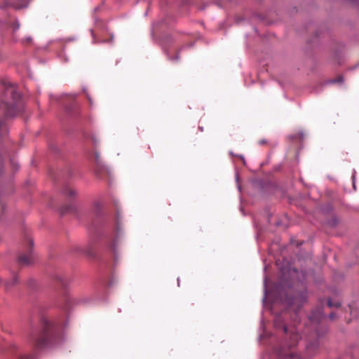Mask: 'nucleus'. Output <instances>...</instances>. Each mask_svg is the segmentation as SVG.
<instances>
[{"mask_svg": "<svg viewBox=\"0 0 359 359\" xmlns=\"http://www.w3.org/2000/svg\"><path fill=\"white\" fill-rule=\"evenodd\" d=\"M280 323H281L280 319L279 318H277L276 319L275 322H274L275 326H276V327H278L279 324H280Z\"/></svg>", "mask_w": 359, "mask_h": 359, "instance_id": "14", "label": "nucleus"}, {"mask_svg": "<svg viewBox=\"0 0 359 359\" xmlns=\"http://www.w3.org/2000/svg\"><path fill=\"white\" fill-rule=\"evenodd\" d=\"M7 93L11 94L13 103L9 104L6 102L0 103V136L6 132L5 117L15 116L20 110V94L18 93L11 85L6 87ZM4 158L0 152V175L3 172Z\"/></svg>", "mask_w": 359, "mask_h": 359, "instance_id": "2", "label": "nucleus"}, {"mask_svg": "<svg viewBox=\"0 0 359 359\" xmlns=\"http://www.w3.org/2000/svg\"><path fill=\"white\" fill-rule=\"evenodd\" d=\"M335 316L336 315L334 312L330 313L329 315V318L330 320H334L335 318Z\"/></svg>", "mask_w": 359, "mask_h": 359, "instance_id": "16", "label": "nucleus"}, {"mask_svg": "<svg viewBox=\"0 0 359 359\" xmlns=\"http://www.w3.org/2000/svg\"><path fill=\"white\" fill-rule=\"evenodd\" d=\"M327 306L330 308H332V307L339 308L341 306V303L339 301H332L331 299H329L327 301Z\"/></svg>", "mask_w": 359, "mask_h": 359, "instance_id": "9", "label": "nucleus"}, {"mask_svg": "<svg viewBox=\"0 0 359 359\" xmlns=\"http://www.w3.org/2000/svg\"><path fill=\"white\" fill-rule=\"evenodd\" d=\"M94 206L95 208L98 209L101 207V204L99 202H95L94 203Z\"/></svg>", "mask_w": 359, "mask_h": 359, "instance_id": "17", "label": "nucleus"}, {"mask_svg": "<svg viewBox=\"0 0 359 359\" xmlns=\"http://www.w3.org/2000/svg\"><path fill=\"white\" fill-rule=\"evenodd\" d=\"M349 309H350V311H351V314H353V315H354V314H353V311L352 307H351V305H349Z\"/></svg>", "mask_w": 359, "mask_h": 359, "instance_id": "21", "label": "nucleus"}, {"mask_svg": "<svg viewBox=\"0 0 359 359\" xmlns=\"http://www.w3.org/2000/svg\"><path fill=\"white\" fill-rule=\"evenodd\" d=\"M318 346H319V343L317 340L310 341L306 345V354L310 357H313L316 354V353L318 348Z\"/></svg>", "mask_w": 359, "mask_h": 359, "instance_id": "6", "label": "nucleus"}, {"mask_svg": "<svg viewBox=\"0 0 359 359\" xmlns=\"http://www.w3.org/2000/svg\"><path fill=\"white\" fill-rule=\"evenodd\" d=\"M258 143L259 145H264V144H267V140L265 139H262V140H259Z\"/></svg>", "mask_w": 359, "mask_h": 359, "instance_id": "13", "label": "nucleus"}, {"mask_svg": "<svg viewBox=\"0 0 359 359\" xmlns=\"http://www.w3.org/2000/svg\"><path fill=\"white\" fill-rule=\"evenodd\" d=\"M18 359H32V358L29 355H20Z\"/></svg>", "mask_w": 359, "mask_h": 359, "instance_id": "15", "label": "nucleus"}, {"mask_svg": "<svg viewBox=\"0 0 359 359\" xmlns=\"http://www.w3.org/2000/svg\"><path fill=\"white\" fill-rule=\"evenodd\" d=\"M63 194L68 197H73L76 196V191L70 187H66L63 190Z\"/></svg>", "mask_w": 359, "mask_h": 359, "instance_id": "8", "label": "nucleus"}, {"mask_svg": "<svg viewBox=\"0 0 359 359\" xmlns=\"http://www.w3.org/2000/svg\"><path fill=\"white\" fill-rule=\"evenodd\" d=\"M86 97H87V98L88 100V102H89L90 104H92V100L90 97V96L88 95H87Z\"/></svg>", "mask_w": 359, "mask_h": 359, "instance_id": "20", "label": "nucleus"}, {"mask_svg": "<svg viewBox=\"0 0 359 359\" xmlns=\"http://www.w3.org/2000/svg\"><path fill=\"white\" fill-rule=\"evenodd\" d=\"M11 163L12 166H13V167H16V168L18 167V165L17 164V163H15L13 160L11 161Z\"/></svg>", "mask_w": 359, "mask_h": 359, "instance_id": "19", "label": "nucleus"}, {"mask_svg": "<svg viewBox=\"0 0 359 359\" xmlns=\"http://www.w3.org/2000/svg\"><path fill=\"white\" fill-rule=\"evenodd\" d=\"M41 330L37 332L32 330L29 341L36 349H42L57 343L58 330L55 323L46 317L41 319Z\"/></svg>", "mask_w": 359, "mask_h": 359, "instance_id": "1", "label": "nucleus"}, {"mask_svg": "<svg viewBox=\"0 0 359 359\" xmlns=\"http://www.w3.org/2000/svg\"><path fill=\"white\" fill-rule=\"evenodd\" d=\"M18 276L16 275H14L11 278V280H7V281H2L1 279H0V285L1 283L4 284V287H5V290H10L11 288H12L13 287H14L17 283H18Z\"/></svg>", "mask_w": 359, "mask_h": 359, "instance_id": "7", "label": "nucleus"}, {"mask_svg": "<svg viewBox=\"0 0 359 359\" xmlns=\"http://www.w3.org/2000/svg\"><path fill=\"white\" fill-rule=\"evenodd\" d=\"M8 5L11 6H13V7H15L17 8H20V7L22 6V3H14V2H8Z\"/></svg>", "mask_w": 359, "mask_h": 359, "instance_id": "12", "label": "nucleus"}, {"mask_svg": "<svg viewBox=\"0 0 359 359\" xmlns=\"http://www.w3.org/2000/svg\"><path fill=\"white\" fill-rule=\"evenodd\" d=\"M102 170H105V168H102V167H100V168H96L95 170V173H96V175L100 177V178H102L103 177V175L102 173Z\"/></svg>", "mask_w": 359, "mask_h": 359, "instance_id": "11", "label": "nucleus"}, {"mask_svg": "<svg viewBox=\"0 0 359 359\" xmlns=\"http://www.w3.org/2000/svg\"><path fill=\"white\" fill-rule=\"evenodd\" d=\"M28 243L29 248H28L27 252L25 254L20 255L18 257V261L20 264L27 265L32 263L33 261V255L31 252V248L33 245V241L32 239H29Z\"/></svg>", "mask_w": 359, "mask_h": 359, "instance_id": "4", "label": "nucleus"}, {"mask_svg": "<svg viewBox=\"0 0 359 359\" xmlns=\"http://www.w3.org/2000/svg\"><path fill=\"white\" fill-rule=\"evenodd\" d=\"M7 349H8V351H9L11 353H14L17 351L18 346L15 344L10 343L7 345Z\"/></svg>", "mask_w": 359, "mask_h": 359, "instance_id": "10", "label": "nucleus"}, {"mask_svg": "<svg viewBox=\"0 0 359 359\" xmlns=\"http://www.w3.org/2000/svg\"><path fill=\"white\" fill-rule=\"evenodd\" d=\"M325 318L323 312V306L317 307L311 311L308 316V322L306 324L308 332L313 331L314 337L319 339L326 332V328L321 325L322 320Z\"/></svg>", "mask_w": 359, "mask_h": 359, "instance_id": "3", "label": "nucleus"}, {"mask_svg": "<svg viewBox=\"0 0 359 359\" xmlns=\"http://www.w3.org/2000/svg\"><path fill=\"white\" fill-rule=\"evenodd\" d=\"M69 209V207H66V208H63L62 210H61V214H65Z\"/></svg>", "mask_w": 359, "mask_h": 359, "instance_id": "18", "label": "nucleus"}, {"mask_svg": "<svg viewBox=\"0 0 359 359\" xmlns=\"http://www.w3.org/2000/svg\"><path fill=\"white\" fill-rule=\"evenodd\" d=\"M283 330L285 332V333L286 334H289L290 335V340L288 341V346L289 347H294L295 346H297L298 341H299V339L300 338L299 337V334H298V332L296 331V330H291V331H289L288 330V328L285 326V325H283Z\"/></svg>", "mask_w": 359, "mask_h": 359, "instance_id": "5", "label": "nucleus"}, {"mask_svg": "<svg viewBox=\"0 0 359 359\" xmlns=\"http://www.w3.org/2000/svg\"><path fill=\"white\" fill-rule=\"evenodd\" d=\"M174 59L175 60H179V55H177Z\"/></svg>", "mask_w": 359, "mask_h": 359, "instance_id": "22", "label": "nucleus"}, {"mask_svg": "<svg viewBox=\"0 0 359 359\" xmlns=\"http://www.w3.org/2000/svg\"><path fill=\"white\" fill-rule=\"evenodd\" d=\"M288 304H289L290 306H292V305H293V302H288Z\"/></svg>", "mask_w": 359, "mask_h": 359, "instance_id": "23", "label": "nucleus"}]
</instances>
